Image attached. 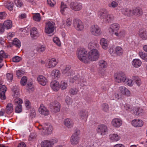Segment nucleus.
<instances>
[{
	"label": "nucleus",
	"mask_w": 147,
	"mask_h": 147,
	"mask_svg": "<svg viewBox=\"0 0 147 147\" xmlns=\"http://www.w3.org/2000/svg\"><path fill=\"white\" fill-rule=\"evenodd\" d=\"M88 53L86 50L83 48H79L76 51L78 58L80 61L85 63H87Z\"/></svg>",
	"instance_id": "obj_1"
},
{
	"label": "nucleus",
	"mask_w": 147,
	"mask_h": 147,
	"mask_svg": "<svg viewBox=\"0 0 147 147\" xmlns=\"http://www.w3.org/2000/svg\"><path fill=\"white\" fill-rule=\"evenodd\" d=\"M40 132L42 135L51 134L53 130V127L49 123L40 125L38 127Z\"/></svg>",
	"instance_id": "obj_2"
},
{
	"label": "nucleus",
	"mask_w": 147,
	"mask_h": 147,
	"mask_svg": "<svg viewBox=\"0 0 147 147\" xmlns=\"http://www.w3.org/2000/svg\"><path fill=\"white\" fill-rule=\"evenodd\" d=\"M99 53L97 50L93 49L90 50L88 53L87 63L90 61H97L99 58Z\"/></svg>",
	"instance_id": "obj_3"
},
{
	"label": "nucleus",
	"mask_w": 147,
	"mask_h": 147,
	"mask_svg": "<svg viewBox=\"0 0 147 147\" xmlns=\"http://www.w3.org/2000/svg\"><path fill=\"white\" fill-rule=\"evenodd\" d=\"M80 131L76 129L70 138V142L72 145L76 146L78 144L80 140Z\"/></svg>",
	"instance_id": "obj_4"
},
{
	"label": "nucleus",
	"mask_w": 147,
	"mask_h": 147,
	"mask_svg": "<svg viewBox=\"0 0 147 147\" xmlns=\"http://www.w3.org/2000/svg\"><path fill=\"white\" fill-rule=\"evenodd\" d=\"M90 31L91 34L96 36H100L102 34L101 28L96 24L90 27Z\"/></svg>",
	"instance_id": "obj_5"
},
{
	"label": "nucleus",
	"mask_w": 147,
	"mask_h": 147,
	"mask_svg": "<svg viewBox=\"0 0 147 147\" xmlns=\"http://www.w3.org/2000/svg\"><path fill=\"white\" fill-rule=\"evenodd\" d=\"M55 23L53 22L48 21L45 23V32L47 34L53 33L54 30Z\"/></svg>",
	"instance_id": "obj_6"
},
{
	"label": "nucleus",
	"mask_w": 147,
	"mask_h": 147,
	"mask_svg": "<svg viewBox=\"0 0 147 147\" xmlns=\"http://www.w3.org/2000/svg\"><path fill=\"white\" fill-rule=\"evenodd\" d=\"M57 140L56 139L45 140L41 142V147H53L55 144L57 143Z\"/></svg>",
	"instance_id": "obj_7"
},
{
	"label": "nucleus",
	"mask_w": 147,
	"mask_h": 147,
	"mask_svg": "<svg viewBox=\"0 0 147 147\" xmlns=\"http://www.w3.org/2000/svg\"><path fill=\"white\" fill-rule=\"evenodd\" d=\"M114 77L115 81L118 83H124L127 78L125 74L122 72L116 73L114 75Z\"/></svg>",
	"instance_id": "obj_8"
},
{
	"label": "nucleus",
	"mask_w": 147,
	"mask_h": 147,
	"mask_svg": "<svg viewBox=\"0 0 147 147\" xmlns=\"http://www.w3.org/2000/svg\"><path fill=\"white\" fill-rule=\"evenodd\" d=\"M98 133L100 135H106L108 132V129L107 126L104 124H101L98 125L96 129Z\"/></svg>",
	"instance_id": "obj_9"
},
{
	"label": "nucleus",
	"mask_w": 147,
	"mask_h": 147,
	"mask_svg": "<svg viewBox=\"0 0 147 147\" xmlns=\"http://www.w3.org/2000/svg\"><path fill=\"white\" fill-rule=\"evenodd\" d=\"M118 90L122 98L124 96L127 97H129L131 95V93L130 90L125 86H120L119 87Z\"/></svg>",
	"instance_id": "obj_10"
},
{
	"label": "nucleus",
	"mask_w": 147,
	"mask_h": 147,
	"mask_svg": "<svg viewBox=\"0 0 147 147\" xmlns=\"http://www.w3.org/2000/svg\"><path fill=\"white\" fill-rule=\"evenodd\" d=\"M78 114L81 120L86 122L88 116V111L84 109H82L79 111Z\"/></svg>",
	"instance_id": "obj_11"
},
{
	"label": "nucleus",
	"mask_w": 147,
	"mask_h": 147,
	"mask_svg": "<svg viewBox=\"0 0 147 147\" xmlns=\"http://www.w3.org/2000/svg\"><path fill=\"white\" fill-rule=\"evenodd\" d=\"M73 25L78 30H82L84 29V26L82 21L79 19H75L73 22Z\"/></svg>",
	"instance_id": "obj_12"
},
{
	"label": "nucleus",
	"mask_w": 147,
	"mask_h": 147,
	"mask_svg": "<svg viewBox=\"0 0 147 147\" xmlns=\"http://www.w3.org/2000/svg\"><path fill=\"white\" fill-rule=\"evenodd\" d=\"M50 107L53 112L55 113H57L60 111L61 105L58 102L54 101L50 104Z\"/></svg>",
	"instance_id": "obj_13"
},
{
	"label": "nucleus",
	"mask_w": 147,
	"mask_h": 147,
	"mask_svg": "<svg viewBox=\"0 0 147 147\" xmlns=\"http://www.w3.org/2000/svg\"><path fill=\"white\" fill-rule=\"evenodd\" d=\"M123 121L120 118H115L113 119L111 121L112 126L115 128H119L121 126Z\"/></svg>",
	"instance_id": "obj_14"
},
{
	"label": "nucleus",
	"mask_w": 147,
	"mask_h": 147,
	"mask_svg": "<svg viewBox=\"0 0 147 147\" xmlns=\"http://www.w3.org/2000/svg\"><path fill=\"white\" fill-rule=\"evenodd\" d=\"M115 51L114 52L112 49H110L109 50V52L112 55H113L114 53H115L118 56H121L123 53V50L121 47H116L115 48Z\"/></svg>",
	"instance_id": "obj_15"
},
{
	"label": "nucleus",
	"mask_w": 147,
	"mask_h": 147,
	"mask_svg": "<svg viewBox=\"0 0 147 147\" xmlns=\"http://www.w3.org/2000/svg\"><path fill=\"white\" fill-rule=\"evenodd\" d=\"M107 12V11L106 9L105 8L101 9L98 11L97 16L101 20L103 21Z\"/></svg>",
	"instance_id": "obj_16"
},
{
	"label": "nucleus",
	"mask_w": 147,
	"mask_h": 147,
	"mask_svg": "<svg viewBox=\"0 0 147 147\" xmlns=\"http://www.w3.org/2000/svg\"><path fill=\"white\" fill-rule=\"evenodd\" d=\"M38 111L40 114L43 115L47 116L49 114V111L43 104L40 105Z\"/></svg>",
	"instance_id": "obj_17"
},
{
	"label": "nucleus",
	"mask_w": 147,
	"mask_h": 147,
	"mask_svg": "<svg viewBox=\"0 0 147 147\" xmlns=\"http://www.w3.org/2000/svg\"><path fill=\"white\" fill-rule=\"evenodd\" d=\"M70 8L76 11L81 10L82 8V5L80 3H71L70 5Z\"/></svg>",
	"instance_id": "obj_18"
},
{
	"label": "nucleus",
	"mask_w": 147,
	"mask_h": 147,
	"mask_svg": "<svg viewBox=\"0 0 147 147\" xmlns=\"http://www.w3.org/2000/svg\"><path fill=\"white\" fill-rule=\"evenodd\" d=\"M58 63L56 59L55 58L50 59L48 60V62L46 64V67L49 68L54 67Z\"/></svg>",
	"instance_id": "obj_19"
},
{
	"label": "nucleus",
	"mask_w": 147,
	"mask_h": 147,
	"mask_svg": "<svg viewBox=\"0 0 147 147\" xmlns=\"http://www.w3.org/2000/svg\"><path fill=\"white\" fill-rule=\"evenodd\" d=\"M120 28V26L119 24L114 23L111 24L109 26V31L110 32L115 33L118 32Z\"/></svg>",
	"instance_id": "obj_20"
},
{
	"label": "nucleus",
	"mask_w": 147,
	"mask_h": 147,
	"mask_svg": "<svg viewBox=\"0 0 147 147\" xmlns=\"http://www.w3.org/2000/svg\"><path fill=\"white\" fill-rule=\"evenodd\" d=\"M38 83L40 85L45 86L48 83V80L47 78L42 75H39L37 78Z\"/></svg>",
	"instance_id": "obj_21"
},
{
	"label": "nucleus",
	"mask_w": 147,
	"mask_h": 147,
	"mask_svg": "<svg viewBox=\"0 0 147 147\" xmlns=\"http://www.w3.org/2000/svg\"><path fill=\"white\" fill-rule=\"evenodd\" d=\"M100 43L104 49L107 50L108 48L109 41L105 38H102L100 40Z\"/></svg>",
	"instance_id": "obj_22"
},
{
	"label": "nucleus",
	"mask_w": 147,
	"mask_h": 147,
	"mask_svg": "<svg viewBox=\"0 0 147 147\" xmlns=\"http://www.w3.org/2000/svg\"><path fill=\"white\" fill-rule=\"evenodd\" d=\"M30 35L31 37L33 39H36L39 36V34L37 29L33 27L31 28L30 31Z\"/></svg>",
	"instance_id": "obj_23"
},
{
	"label": "nucleus",
	"mask_w": 147,
	"mask_h": 147,
	"mask_svg": "<svg viewBox=\"0 0 147 147\" xmlns=\"http://www.w3.org/2000/svg\"><path fill=\"white\" fill-rule=\"evenodd\" d=\"M51 87L54 91L57 92L59 90L60 88V84L59 82L56 81H53L50 84Z\"/></svg>",
	"instance_id": "obj_24"
},
{
	"label": "nucleus",
	"mask_w": 147,
	"mask_h": 147,
	"mask_svg": "<svg viewBox=\"0 0 147 147\" xmlns=\"http://www.w3.org/2000/svg\"><path fill=\"white\" fill-rule=\"evenodd\" d=\"M120 138V136L117 134H111L109 136V139L112 142H116L119 141Z\"/></svg>",
	"instance_id": "obj_25"
},
{
	"label": "nucleus",
	"mask_w": 147,
	"mask_h": 147,
	"mask_svg": "<svg viewBox=\"0 0 147 147\" xmlns=\"http://www.w3.org/2000/svg\"><path fill=\"white\" fill-rule=\"evenodd\" d=\"M132 16H140L143 14V11L142 9L139 7H136L132 9Z\"/></svg>",
	"instance_id": "obj_26"
},
{
	"label": "nucleus",
	"mask_w": 147,
	"mask_h": 147,
	"mask_svg": "<svg viewBox=\"0 0 147 147\" xmlns=\"http://www.w3.org/2000/svg\"><path fill=\"white\" fill-rule=\"evenodd\" d=\"M64 125L68 128H72L74 125V123L72 120L69 118H67L65 119L63 121Z\"/></svg>",
	"instance_id": "obj_27"
},
{
	"label": "nucleus",
	"mask_w": 147,
	"mask_h": 147,
	"mask_svg": "<svg viewBox=\"0 0 147 147\" xmlns=\"http://www.w3.org/2000/svg\"><path fill=\"white\" fill-rule=\"evenodd\" d=\"M131 124L135 127H140L143 125V122L140 119H134L132 121Z\"/></svg>",
	"instance_id": "obj_28"
},
{
	"label": "nucleus",
	"mask_w": 147,
	"mask_h": 147,
	"mask_svg": "<svg viewBox=\"0 0 147 147\" xmlns=\"http://www.w3.org/2000/svg\"><path fill=\"white\" fill-rule=\"evenodd\" d=\"M122 14L128 17L132 16V9L130 8H123L121 9Z\"/></svg>",
	"instance_id": "obj_29"
},
{
	"label": "nucleus",
	"mask_w": 147,
	"mask_h": 147,
	"mask_svg": "<svg viewBox=\"0 0 147 147\" xmlns=\"http://www.w3.org/2000/svg\"><path fill=\"white\" fill-rule=\"evenodd\" d=\"M139 35L140 37L144 40L147 39V31L144 29H142L139 30Z\"/></svg>",
	"instance_id": "obj_30"
},
{
	"label": "nucleus",
	"mask_w": 147,
	"mask_h": 147,
	"mask_svg": "<svg viewBox=\"0 0 147 147\" xmlns=\"http://www.w3.org/2000/svg\"><path fill=\"white\" fill-rule=\"evenodd\" d=\"M51 75L54 79H58L60 78L61 76V73L60 71L57 69H54L51 73Z\"/></svg>",
	"instance_id": "obj_31"
},
{
	"label": "nucleus",
	"mask_w": 147,
	"mask_h": 147,
	"mask_svg": "<svg viewBox=\"0 0 147 147\" xmlns=\"http://www.w3.org/2000/svg\"><path fill=\"white\" fill-rule=\"evenodd\" d=\"M131 64L135 68H138L142 65V62L139 59H135L132 60Z\"/></svg>",
	"instance_id": "obj_32"
},
{
	"label": "nucleus",
	"mask_w": 147,
	"mask_h": 147,
	"mask_svg": "<svg viewBox=\"0 0 147 147\" xmlns=\"http://www.w3.org/2000/svg\"><path fill=\"white\" fill-rule=\"evenodd\" d=\"M13 111V105L11 103H8L7 105L5 108V112L8 114H10Z\"/></svg>",
	"instance_id": "obj_33"
},
{
	"label": "nucleus",
	"mask_w": 147,
	"mask_h": 147,
	"mask_svg": "<svg viewBox=\"0 0 147 147\" xmlns=\"http://www.w3.org/2000/svg\"><path fill=\"white\" fill-rule=\"evenodd\" d=\"M4 28L6 29H11L12 26V22L10 20H7L3 23Z\"/></svg>",
	"instance_id": "obj_34"
},
{
	"label": "nucleus",
	"mask_w": 147,
	"mask_h": 147,
	"mask_svg": "<svg viewBox=\"0 0 147 147\" xmlns=\"http://www.w3.org/2000/svg\"><path fill=\"white\" fill-rule=\"evenodd\" d=\"M70 67H67L65 69L62 70V74L65 76H68L71 75V71L70 70Z\"/></svg>",
	"instance_id": "obj_35"
},
{
	"label": "nucleus",
	"mask_w": 147,
	"mask_h": 147,
	"mask_svg": "<svg viewBox=\"0 0 147 147\" xmlns=\"http://www.w3.org/2000/svg\"><path fill=\"white\" fill-rule=\"evenodd\" d=\"M111 98L113 100H118L119 99L122 98L119 90L116 92H113L112 95L111 96Z\"/></svg>",
	"instance_id": "obj_36"
},
{
	"label": "nucleus",
	"mask_w": 147,
	"mask_h": 147,
	"mask_svg": "<svg viewBox=\"0 0 147 147\" xmlns=\"http://www.w3.org/2000/svg\"><path fill=\"white\" fill-rule=\"evenodd\" d=\"M114 19V16L111 14H109L107 13L103 22L106 23H109L113 20Z\"/></svg>",
	"instance_id": "obj_37"
},
{
	"label": "nucleus",
	"mask_w": 147,
	"mask_h": 147,
	"mask_svg": "<svg viewBox=\"0 0 147 147\" xmlns=\"http://www.w3.org/2000/svg\"><path fill=\"white\" fill-rule=\"evenodd\" d=\"M98 44L95 40H93L90 42L88 44V47L89 49L97 47L98 46Z\"/></svg>",
	"instance_id": "obj_38"
},
{
	"label": "nucleus",
	"mask_w": 147,
	"mask_h": 147,
	"mask_svg": "<svg viewBox=\"0 0 147 147\" xmlns=\"http://www.w3.org/2000/svg\"><path fill=\"white\" fill-rule=\"evenodd\" d=\"M126 34L125 31L123 30H121L119 32L115 33L114 34L119 38L123 37Z\"/></svg>",
	"instance_id": "obj_39"
},
{
	"label": "nucleus",
	"mask_w": 147,
	"mask_h": 147,
	"mask_svg": "<svg viewBox=\"0 0 147 147\" xmlns=\"http://www.w3.org/2000/svg\"><path fill=\"white\" fill-rule=\"evenodd\" d=\"M132 79L135 83L138 86H140L142 84V81L140 78L137 76H132Z\"/></svg>",
	"instance_id": "obj_40"
},
{
	"label": "nucleus",
	"mask_w": 147,
	"mask_h": 147,
	"mask_svg": "<svg viewBox=\"0 0 147 147\" xmlns=\"http://www.w3.org/2000/svg\"><path fill=\"white\" fill-rule=\"evenodd\" d=\"M124 83L129 87H132L134 84L133 79H131L129 78H126L125 81Z\"/></svg>",
	"instance_id": "obj_41"
},
{
	"label": "nucleus",
	"mask_w": 147,
	"mask_h": 147,
	"mask_svg": "<svg viewBox=\"0 0 147 147\" xmlns=\"http://www.w3.org/2000/svg\"><path fill=\"white\" fill-rule=\"evenodd\" d=\"M101 69H104L107 67V63L106 61L103 60L99 61L98 63Z\"/></svg>",
	"instance_id": "obj_42"
},
{
	"label": "nucleus",
	"mask_w": 147,
	"mask_h": 147,
	"mask_svg": "<svg viewBox=\"0 0 147 147\" xmlns=\"http://www.w3.org/2000/svg\"><path fill=\"white\" fill-rule=\"evenodd\" d=\"M53 42L57 46L59 47L61 46V42L58 37L54 36L53 38Z\"/></svg>",
	"instance_id": "obj_43"
},
{
	"label": "nucleus",
	"mask_w": 147,
	"mask_h": 147,
	"mask_svg": "<svg viewBox=\"0 0 147 147\" xmlns=\"http://www.w3.org/2000/svg\"><path fill=\"white\" fill-rule=\"evenodd\" d=\"M68 87V84L67 82L65 81H62L60 84V88L62 90L66 89Z\"/></svg>",
	"instance_id": "obj_44"
},
{
	"label": "nucleus",
	"mask_w": 147,
	"mask_h": 147,
	"mask_svg": "<svg viewBox=\"0 0 147 147\" xmlns=\"http://www.w3.org/2000/svg\"><path fill=\"white\" fill-rule=\"evenodd\" d=\"M46 49V47L45 45H39L37 46L36 48V51L38 52H41L44 51Z\"/></svg>",
	"instance_id": "obj_45"
},
{
	"label": "nucleus",
	"mask_w": 147,
	"mask_h": 147,
	"mask_svg": "<svg viewBox=\"0 0 147 147\" xmlns=\"http://www.w3.org/2000/svg\"><path fill=\"white\" fill-rule=\"evenodd\" d=\"M67 8V6L63 2L61 3L60 11L62 14H65V11Z\"/></svg>",
	"instance_id": "obj_46"
},
{
	"label": "nucleus",
	"mask_w": 147,
	"mask_h": 147,
	"mask_svg": "<svg viewBox=\"0 0 147 147\" xmlns=\"http://www.w3.org/2000/svg\"><path fill=\"white\" fill-rule=\"evenodd\" d=\"M23 102L22 99L19 98H16L14 100V103L16 106L22 105Z\"/></svg>",
	"instance_id": "obj_47"
},
{
	"label": "nucleus",
	"mask_w": 147,
	"mask_h": 147,
	"mask_svg": "<svg viewBox=\"0 0 147 147\" xmlns=\"http://www.w3.org/2000/svg\"><path fill=\"white\" fill-rule=\"evenodd\" d=\"M138 54L140 58L142 59L147 61V55L142 51H139Z\"/></svg>",
	"instance_id": "obj_48"
},
{
	"label": "nucleus",
	"mask_w": 147,
	"mask_h": 147,
	"mask_svg": "<svg viewBox=\"0 0 147 147\" xmlns=\"http://www.w3.org/2000/svg\"><path fill=\"white\" fill-rule=\"evenodd\" d=\"M33 18L35 21L38 22H40L41 20L40 14L38 13H36L33 16Z\"/></svg>",
	"instance_id": "obj_49"
},
{
	"label": "nucleus",
	"mask_w": 147,
	"mask_h": 147,
	"mask_svg": "<svg viewBox=\"0 0 147 147\" xmlns=\"http://www.w3.org/2000/svg\"><path fill=\"white\" fill-rule=\"evenodd\" d=\"M118 3L115 1H112L108 4V6L111 8H115L117 7Z\"/></svg>",
	"instance_id": "obj_50"
},
{
	"label": "nucleus",
	"mask_w": 147,
	"mask_h": 147,
	"mask_svg": "<svg viewBox=\"0 0 147 147\" xmlns=\"http://www.w3.org/2000/svg\"><path fill=\"white\" fill-rule=\"evenodd\" d=\"M13 44L18 48H19L21 46L20 41L17 38H15L14 39L13 41Z\"/></svg>",
	"instance_id": "obj_51"
},
{
	"label": "nucleus",
	"mask_w": 147,
	"mask_h": 147,
	"mask_svg": "<svg viewBox=\"0 0 147 147\" xmlns=\"http://www.w3.org/2000/svg\"><path fill=\"white\" fill-rule=\"evenodd\" d=\"M124 107L125 110L129 112H132V106L130 105L125 103L124 105Z\"/></svg>",
	"instance_id": "obj_52"
},
{
	"label": "nucleus",
	"mask_w": 147,
	"mask_h": 147,
	"mask_svg": "<svg viewBox=\"0 0 147 147\" xmlns=\"http://www.w3.org/2000/svg\"><path fill=\"white\" fill-rule=\"evenodd\" d=\"M78 90L77 89L73 88H71L69 90V93L70 94L72 95H75L78 92Z\"/></svg>",
	"instance_id": "obj_53"
},
{
	"label": "nucleus",
	"mask_w": 147,
	"mask_h": 147,
	"mask_svg": "<svg viewBox=\"0 0 147 147\" xmlns=\"http://www.w3.org/2000/svg\"><path fill=\"white\" fill-rule=\"evenodd\" d=\"M24 105L26 108L28 109L31 107V103L29 100L27 99L25 100L24 101Z\"/></svg>",
	"instance_id": "obj_54"
},
{
	"label": "nucleus",
	"mask_w": 147,
	"mask_h": 147,
	"mask_svg": "<svg viewBox=\"0 0 147 147\" xmlns=\"http://www.w3.org/2000/svg\"><path fill=\"white\" fill-rule=\"evenodd\" d=\"M72 23V20L70 18L67 19L66 20L65 22H63V24L64 25V26L66 25L67 26H70Z\"/></svg>",
	"instance_id": "obj_55"
},
{
	"label": "nucleus",
	"mask_w": 147,
	"mask_h": 147,
	"mask_svg": "<svg viewBox=\"0 0 147 147\" xmlns=\"http://www.w3.org/2000/svg\"><path fill=\"white\" fill-rule=\"evenodd\" d=\"M6 77L7 80L9 82H11L13 79V76L12 74L8 73L6 74Z\"/></svg>",
	"instance_id": "obj_56"
},
{
	"label": "nucleus",
	"mask_w": 147,
	"mask_h": 147,
	"mask_svg": "<svg viewBox=\"0 0 147 147\" xmlns=\"http://www.w3.org/2000/svg\"><path fill=\"white\" fill-rule=\"evenodd\" d=\"M15 3L16 6L18 7H21L23 5V3L21 0H15Z\"/></svg>",
	"instance_id": "obj_57"
},
{
	"label": "nucleus",
	"mask_w": 147,
	"mask_h": 147,
	"mask_svg": "<svg viewBox=\"0 0 147 147\" xmlns=\"http://www.w3.org/2000/svg\"><path fill=\"white\" fill-rule=\"evenodd\" d=\"M27 81V78L26 76H23L22 77L21 80V84L22 86H25Z\"/></svg>",
	"instance_id": "obj_58"
},
{
	"label": "nucleus",
	"mask_w": 147,
	"mask_h": 147,
	"mask_svg": "<svg viewBox=\"0 0 147 147\" xmlns=\"http://www.w3.org/2000/svg\"><path fill=\"white\" fill-rule=\"evenodd\" d=\"M22 60V58L18 56H16L13 57L12 59L13 62H18Z\"/></svg>",
	"instance_id": "obj_59"
},
{
	"label": "nucleus",
	"mask_w": 147,
	"mask_h": 147,
	"mask_svg": "<svg viewBox=\"0 0 147 147\" xmlns=\"http://www.w3.org/2000/svg\"><path fill=\"white\" fill-rule=\"evenodd\" d=\"M15 111L16 113H19L22 111V105L16 106Z\"/></svg>",
	"instance_id": "obj_60"
},
{
	"label": "nucleus",
	"mask_w": 147,
	"mask_h": 147,
	"mask_svg": "<svg viewBox=\"0 0 147 147\" xmlns=\"http://www.w3.org/2000/svg\"><path fill=\"white\" fill-rule=\"evenodd\" d=\"M7 90V88L4 85L0 86V93H5Z\"/></svg>",
	"instance_id": "obj_61"
},
{
	"label": "nucleus",
	"mask_w": 147,
	"mask_h": 147,
	"mask_svg": "<svg viewBox=\"0 0 147 147\" xmlns=\"http://www.w3.org/2000/svg\"><path fill=\"white\" fill-rule=\"evenodd\" d=\"M99 142L100 141L99 140H96L95 142L93 143L92 146H89L88 147H97V146L100 145V143Z\"/></svg>",
	"instance_id": "obj_62"
},
{
	"label": "nucleus",
	"mask_w": 147,
	"mask_h": 147,
	"mask_svg": "<svg viewBox=\"0 0 147 147\" xmlns=\"http://www.w3.org/2000/svg\"><path fill=\"white\" fill-rule=\"evenodd\" d=\"M102 109L105 111H107L109 109V107L108 104H103L102 106Z\"/></svg>",
	"instance_id": "obj_63"
},
{
	"label": "nucleus",
	"mask_w": 147,
	"mask_h": 147,
	"mask_svg": "<svg viewBox=\"0 0 147 147\" xmlns=\"http://www.w3.org/2000/svg\"><path fill=\"white\" fill-rule=\"evenodd\" d=\"M47 2L48 4L51 7L53 6L56 4L54 0H47Z\"/></svg>",
	"instance_id": "obj_64"
}]
</instances>
